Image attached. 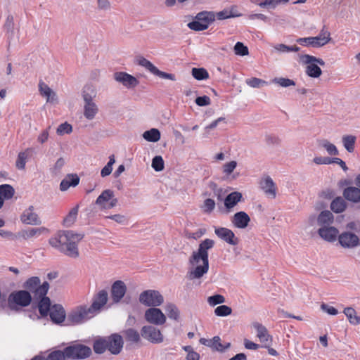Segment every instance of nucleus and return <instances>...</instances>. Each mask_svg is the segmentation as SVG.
<instances>
[{"label": "nucleus", "instance_id": "f257e3e1", "mask_svg": "<svg viewBox=\"0 0 360 360\" xmlns=\"http://www.w3.org/2000/svg\"><path fill=\"white\" fill-rule=\"evenodd\" d=\"M214 241L207 238L199 244L198 249L192 252L189 258L190 268L188 277L190 280L198 279L207 273L209 260L207 251L212 248Z\"/></svg>", "mask_w": 360, "mask_h": 360}, {"label": "nucleus", "instance_id": "f03ea898", "mask_svg": "<svg viewBox=\"0 0 360 360\" xmlns=\"http://www.w3.org/2000/svg\"><path fill=\"white\" fill-rule=\"evenodd\" d=\"M83 237L82 233L73 231H60L49 238V243L67 256L77 258L79 255L77 245Z\"/></svg>", "mask_w": 360, "mask_h": 360}, {"label": "nucleus", "instance_id": "7ed1b4c3", "mask_svg": "<svg viewBox=\"0 0 360 360\" xmlns=\"http://www.w3.org/2000/svg\"><path fill=\"white\" fill-rule=\"evenodd\" d=\"M82 96L84 100V116L88 120H92L98 112V105L93 101L96 96V89L91 85H86L82 91Z\"/></svg>", "mask_w": 360, "mask_h": 360}, {"label": "nucleus", "instance_id": "20e7f679", "mask_svg": "<svg viewBox=\"0 0 360 360\" xmlns=\"http://www.w3.org/2000/svg\"><path fill=\"white\" fill-rule=\"evenodd\" d=\"M299 61L305 66V73L309 77L319 78L322 75V70L319 65H325L323 59L309 54H304L299 56Z\"/></svg>", "mask_w": 360, "mask_h": 360}, {"label": "nucleus", "instance_id": "39448f33", "mask_svg": "<svg viewBox=\"0 0 360 360\" xmlns=\"http://www.w3.org/2000/svg\"><path fill=\"white\" fill-rule=\"evenodd\" d=\"M94 316V314L87 305H78L68 313L67 321L69 324H80Z\"/></svg>", "mask_w": 360, "mask_h": 360}, {"label": "nucleus", "instance_id": "423d86ee", "mask_svg": "<svg viewBox=\"0 0 360 360\" xmlns=\"http://www.w3.org/2000/svg\"><path fill=\"white\" fill-rule=\"evenodd\" d=\"M32 301L30 292L18 290L11 292L8 298V306L11 310L18 311L21 307H27Z\"/></svg>", "mask_w": 360, "mask_h": 360}, {"label": "nucleus", "instance_id": "0eeeda50", "mask_svg": "<svg viewBox=\"0 0 360 360\" xmlns=\"http://www.w3.org/2000/svg\"><path fill=\"white\" fill-rule=\"evenodd\" d=\"M331 41L330 33L328 30L323 28L319 34L316 37H303L297 39V42L300 44L312 48H320Z\"/></svg>", "mask_w": 360, "mask_h": 360}, {"label": "nucleus", "instance_id": "6e6552de", "mask_svg": "<svg viewBox=\"0 0 360 360\" xmlns=\"http://www.w3.org/2000/svg\"><path fill=\"white\" fill-rule=\"evenodd\" d=\"M215 20V13L202 11L198 13L195 20L188 24V27L195 31H202L208 28L210 23Z\"/></svg>", "mask_w": 360, "mask_h": 360}, {"label": "nucleus", "instance_id": "1a4fd4ad", "mask_svg": "<svg viewBox=\"0 0 360 360\" xmlns=\"http://www.w3.org/2000/svg\"><path fill=\"white\" fill-rule=\"evenodd\" d=\"M139 300L147 307H159L164 302V297L158 290H146L141 292Z\"/></svg>", "mask_w": 360, "mask_h": 360}, {"label": "nucleus", "instance_id": "9d476101", "mask_svg": "<svg viewBox=\"0 0 360 360\" xmlns=\"http://www.w3.org/2000/svg\"><path fill=\"white\" fill-rule=\"evenodd\" d=\"M24 288L32 292L34 297L40 298L46 295L49 284L48 282H44L41 285L38 277H31L25 283Z\"/></svg>", "mask_w": 360, "mask_h": 360}, {"label": "nucleus", "instance_id": "9b49d317", "mask_svg": "<svg viewBox=\"0 0 360 360\" xmlns=\"http://www.w3.org/2000/svg\"><path fill=\"white\" fill-rule=\"evenodd\" d=\"M142 338L150 343L160 344L164 341L161 330L153 325L144 326L141 329Z\"/></svg>", "mask_w": 360, "mask_h": 360}, {"label": "nucleus", "instance_id": "f8f14e48", "mask_svg": "<svg viewBox=\"0 0 360 360\" xmlns=\"http://www.w3.org/2000/svg\"><path fill=\"white\" fill-rule=\"evenodd\" d=\"M95 204L101 210H110L117 205V199L112 190L106 189L97 198Z\"/></svg>", "mask_w": 360, "mask_h": 360}, {"label": "nucleus", "instance_id": "ddd939ff", "mask_svg": "<svg viewBox=\"0 0 360 360\" xmlns=\"http://www.w3.org/2000/svg\"><path fill=\"white\" fill-rule=\"evenodd\" d=\"M144 319L148 323L153 326H161L167 321L166 315L157 307L146 309L144 313Z\"/></svg>", "mask_w": 360, "mask_h": 360}, {"label": "nucleus", "instance_id": "4468645a", "mask_svg": "<svg viewBox=\"0 0 360 360\" xmlns=\"http://www.w3.org/2000/svg\"><path fill=\"white\" fill-rule=\"evenodd\" d=\"M137 63L140 66L146 68L150 72L156 75L160 78L169 79L172 81L176 80L175 75L165 72L160 71L157 67H155L150 61L143 57H139L137 58Z\"/></svg>", "mask_w": 360, "mask_h": 360}, {"label": "nucleus", "instance_id": "2eb2a0df", "mask_svg": "<svg viewBox=\"0 0 360 360\" xmlns=\"http://www.w3.org/2000/svg\"><path fill=\"white\" fill-rule=\"evenodd\" d=\"M65 352L67 358L84 359L91 354V349L87 346L76 345L66 347Z\"/></svg>", "mask_w": 360, "mask_h": 360}, {"label": "nucleus", "instance_id": "dca6fc26", "mask_svg": "<svg viewBox=\"0 0 360 360\" xmlns=\"http://www.w3.org/2000/svg\"><path fill=\"white\" fill-rule=\"evenodd\" d=\"M338 242L344 248H354L360 243L359 237L349 231H343L338 236Z\"/></svg>", "mask_w": 360, "mask_h": 360}, {"label": "nucleus", "instance_id": "f3484780", "mask_svg": "<svg viewBox=\"0 0 360 360\" xmlns=\"http://www.w3.org/2000/svg\"><path fill=\"white\" fill-rule=\"evenodd\" d=\"M114 79L128 89L135 88L139 84V80L135 77L124 72H115Z\"/></svg>", "mask_w": 360, "mask_h": 360}, {"label": "nucleus", "instance_id": "a211bd4d", "mask_svg": "<svg viewBox=\"0 0 360 360\" xmlns=\"http://www.w3.org/2000/svg\"><path fill=\"white\" fill-rule=\"evenodd\" d=\"M108 299V292L105 290H100L94 297L93 302L89 307L95 314L106 304Z\"/></svg>", "mask_w": 360, "mask_h": 360}, {"label": "nucleus", "instance_id": "6ab92c4d", "mask_svg": "<svg viewBox=\"0 0 360 360\" xmlns=\"http://www.w3.org/2000/svg\"><path fill=\"white\" fill-rule=\"evenodd\" d=\"M127 292V286L122 281H116L111 287V297L115 303H118L124 297Z\"/></svg>", "mask_w": 360, "mask_h": 360}, {"label": "nucleus", "instance_id": "aec40b11", "mask_svg": "<svg viewBox=\"0 0 360 360\" xmlns=\"http://www.w3.org/2000/svg\"><path fill=\"white\" fill-rule=\"evenodd\" d=\"M49 230L46 227L30 228L28 229L22 230L15 237L28 240L30 238L38 237L41 235L48 234Z\"/></svg>", "mask_w": 360, "mask_h": 360}, {"label": "nucleus", "instance_id": "412c9836", "mask_svg": "<svg viewBox=\"0 0 360 360\" xmlns=\"http://www.w3.org/2000/svg\"><path fill=\"white\" fill-rule=\"evenodd\" d=\"M318 234L324 240L332 243L338 239L339 231L335 226H329L318 229Z\"/></svg>", "mask_w": 360, "mask_h": 360}, {"label": "nucleus", "instance_id": "4be33fe9", "mask_svg": "<svg viewBox=\"0 0 360 360\" xmlns=\"http://www.w3.org/2000/svg\"><path fill=\"white\" fill-rule=\"evenodd\" d=\"M214 233L219 238L230 245H236L238 243V238L236 237L234 233L229 229L224 227L217 228L215 229Z\"/></svg>", "mask_w": 360, "mask_h": 360}, {"label": "nucleus", "instance_id": "5701e85b", "mask_svg": "<svg viewBox=\"0 0 360 360\" xmlns=\"http://www.w3.org/2000/svg\"><path fill=\"white\" fill-rule=\"evenodd\" d=\"M108 351L112 354H118L123 347V340L121 335L112 334L107 338Z\"/></svg>", "mask_w": 360, "mask_h": 360}, {"label": "nucleus", "instance_id": "b1692460", "mask_svg": "<svg viewBox=\"0 0 360 360\" xmlns=\"http://www.w3.org/2000/svg\"><path fill=\"white\" fill-rule=\"evenodd\" d=\"M21 221L24 224L33 226L39 225L41 223L38 214L34 211L33 206H30L24 211L21 215Z\"/></svg>", "mask_w": 360, "mask_h": 360}, {"label": "nucleus", "instance_id": "393cba45", "mask_svg": "<svg viewBox=\"0 0 360 360\" xmlns=\"http://www.w3.org/2000/svg\"><path fill=\"white\" fill-rule=\"evenodd\" d=\"M39 91L41 96L46 98L47 103H57L58 97L55 91H53L46 83L40 82L39 84Z\"/></svg>", "mask_w": 360, "mask_h": 360}, {"label": "nucleus", "instance_id": "a878e982", "mask_svg": "<svg viewBox=\"0 0 360 360\" xmlns=\"http://www.w3.org/2000/svg\"><path fill=\"white\" fill-rule=\"evenodd\" d=\"M250 221L248 214L243 211L236 212L232 217L233 225L238 229H245Z\"/></svg>", "mask_w": 360, "mask_h": 360}, {"label": "nucleus", "instance_id": "bb28decb", "mask_svg": "<svg viewBox=\"0 0 360 360\" xmlns=\"http://www.w3.org/2000/svg\"><path fill=\"white\" fill-rule=\"evenodd\" d=\"M49 314L51 320L56 323H63L66 318L65 311L60 304L51 306Z\"/></svg>", "mask_w": 360, "mask_h": 360}, {"label": "nucleus", "instance_id": "cd10ccee", "mask_svg": "<svg viewBox=\"0 0 360 360\" xmlns=\"http://www.w3.org/2000/svg\"><path fill=\"white\" fill-rule=\"evenodd\" d=\"M262 188L264 193L272 198L276 196V187L270 176L264 177L261 182Z\"/></svg>", "mask_w": 360, "mask_h": 360}, {"label": "nucleus", "instance_id": "c85d7f7f", "mask_svg": "<svg viewBox=\"0 0 360 360\" xmlns=\"http://www.w3.org/2000/svg\"><path fill=\"white\" fill-rule=\"evenodd\" d=\"M319 228L331 226L334 221L333 214L328 210H324L319 213L316 219Z\"/></svg>", "mask_w": 360, "mask_h": 360}, {"label": "nucleus", "instance_id": "c756f323", "mask_svg": "<svg viewBox=\"0 0 360 360\" xmlns=\"http://www.w3.org/2000/svg\"><path fill=\"white\" fill-rule=\"evenodd\" d=\"M254 328L257 331V337L262 343L272 342V337L269 334L267 329L260 323L254 324Z\"/></svg>", "mask_w": 360, "mask_h": 360}, {"label": "nucleus", "instance_id": "7c9ffc66", "mask_svg": "<svg viewBox=\"0 0 360 360\" xmlns=\"http://www.w3.org/2000/svg\"><path fill=\"white\" fill-rule=\"evenodd\" d=\"M79 178L77 174H68L62 180L60 184V189L62 191H67L70 186H76L79 184Z\"/></svg>", "mask_w": 360, "mask_h": 360}, {"label": "nucleus", "instance_id": "2f4dec72", "mask_svg": "<svg viewBox=\"0 0 360 360\" xmlns=\"http://www.w3.org/2000/svg\"><path fill=\"white\" fill-rule=\"evenodd\" d=\"M344 197L353 202H360V188L350 186L344 190Z\"/></svg>", "mask_w": 360, "mask_h": 360}, {"label": "nucleus", "instance_id": "473e14b6", "mask_svg": "<svg viewBox=\"0 0 360 360\" xmlns=\"http://www.w3.org/2000/svg\"><path fill=\"white\" fill-rule=\"evenodd\" d=\"M318 146L326 150L329 155H338L339 150L337 147L327 139H320L317 141Z\"/></svg>", "mask_w": 360, "mask_h": 360}, {"label": "nucleus", "instance_id": "72a5a7b5", "mask_svg": "<svg viewBox=\"0 0 360 360\" xmlns=\"http://www.w3.org/2000/svg\"><path fill=\"white\" fill-rule=\"evenodd\" d=\"M242 194L239 192L235 191L229 194L224 199V205L226 209L231 210L240 201Z\"/></svg>", "mask_w": 360, "mask_h": 360}, {"label": "nucleus", "instance_id": "f704fd0d", "mask_svg": "<svg viewBox=\"0 0 360 360\" xmlns=\"http://www.w3.org/2000/svg\"><path fill=\"white\" fill-rule=\"evenodd\" d=\"M165 311L167 314L168 317L176 322L181 320V312L179 308L174 303H167L165 305Z\"/></svg>", "mask_w": 360, "mask_h": 360}, {"label": "nucleus", "instance_id": "c9c22d12", "mask_svg": "<svg viewBox=\"0 0 360 360\" xmlns=\"http://www.w3.org/2000/svg\"><path fill=\"white\" fill-rule=\"evenodd\" d=\"M79 207V205H76L69 211L68 214L64 217L63 221V224L64 226L70 227L75 224L77 217Z\"/></svg>", "mask_w": 360, "mask_h": 360}, {"label": "nucleus", "instance_id": "e433bc0d", "mask_svg": "<svg viewBox=\"0 0 360 360\" xmlns=\"http://www.w3.org/2000/svg\"><path fill=\"white\" fill-rule=\"evenodd\" d=\"M1 18L4 20V28L7 32H13L14 30V17L8 11L5 12Z\"/></svg>", "mask_w": 360, "mask_h": 360}, {"label": "nucleus", "instance_id": "4c0bfd02", "mask_svg": "<svg viewBox=\"0 0 360 360\" xmlns=\"http://www.w3.org/2000/svg\"><path fill=\"white\" fill-rule=\"evenodd\" d=\"M349 323L354 326L360 324V316H358L355 309L352 307H346L343 311Z\"/></svg>", "mask_w": 360, "mask_h": 360}, {"label": "nucleus", "instance_id": "58836bf2", "mask_svg": "<svg viewBox=\"0 0 360 360\" xmlns=\"http://www.w3.org/2000/svg\"><path fill=\"white\" fill-rule=\"evenodd\" d=\"M240 16H241V14L237 12L236 7H231L230 9H224L215 14V18L217 17L219 20Z\"/></svg>", "mask_w": 360, "mask_h": 360}, {"label": "nucleus", "instance_id": "ea45409f", "mask_svg": "<svg viewBox=\"0 0 360 360\" xmlns=\"http://www.w3.org/2000/svg\"><path fill=\"white\" fill-rule=\"evenodd\" d=\"M347 204L341 197H337L330 203V209L335 213H341L345 210Z\"/></svg>", "mask_w": 360, "mask_h": 360}, {"label": "nucleus", "instance_id": "a19ab883", "mask_svg": "<svg viewBox=\"0 0 360 360\" xmlns=\"http://www.w3.org/2000/svg\"><path fill=\"white\" fill-rule=\"evenodd\" d=\"M14 188L9 184H3L0 186V198L3 201L11 199L14 195Z\"/></svg>", "mask_w": 360, "mask_h": 360}, {"label": "nucleus", "instance_id": "79ce46f5", "mask_svg": "<svg viewBox=\"0 0 360 360\" xmlns=\"http://www.w3.org/2000/svg\"><path fill=\"white\" fill-rule=\"evenodd\" d=\"M39 299L41 300L38 305L39 311L41 315L46 316L51 308L50 299L45 296H43Z\"/></svg>", "mask_w": 360, "mask_h": 360}, {"label": "nucleus", "instance_id": "37998d69", "mask_svg": "<svg viewBox=\"0 0 360 360\" xmlns=\"http://www.w3.org/2000/svg\"><path fill=\"white\" fill-rule=\"evenodd\" d=\"M356 136L353 135H345L342 138L343 146L347 151L352 153L354 150Z\"/></svg>", "mask_w": 360, "mask_h": 360}, {"label": "nucleus", "instance_id": "c03bdc74", "mask_svg": "<svg viewBox=\"0 0 360 360\" xmlns=\"http://www.w3.org/2000/svg\"><path fill=\"white\" fill-rule=\"evenodd\" d=\"M108 349V338L97 339L94 344V350L96 354H103Z\"/></svg>", "mask_w": 360, "mask_h": 360}, {"label": "nucleus", "instance_id": "a18cd8bd", "mask_svg": "<svg viewBox=\"0 0 360 360\" xmlns=\"http://www.w3.org/2000/svg\"><path fill=\"white\" fill-rule=\"evenodd\" d=\"M143 137L148 141L157 142L160 139V132L158 129L153 128L146 131L143 134Z\"/></svg>", "mask_w": 360, "mask_h": 360}, {"label": "nucleus", "instance_id": "49530a36", "mask_svg": "<svg viewBox=\"0 0 360 360\" xmlns=\"http://www.w3.org/2000/svg\"><path fill=\"white\" fill-rule=\"evenodd\" d=\"M290 0H264L259 3L258 5L261 8L268 9H274L280 4H286Z\"/></svg>", "mask_w": 360, "mask_h": 360}, {"label": "nucleus", "instance_id": "de8ad7c7", "mask_svg": "<svg viewBox=\"0 0 360 360\" xmlns=\"http://www.w3.org/2000/svg\"><path fill=\"white\" fill-rule=\"evenodd\" d=\"M192 76L197 80H204L209 78L208 72L202 68H193L191 70Z\"/></svg>", "mask_w": 360, "mask_h": 360}, {"label": "nucleus", "instance_id": "09e8293b", "mask_svg": "<svg viewBox=\"0 0 360 360\" xmlns=\"http://www.w3.org/2000/svg\"><path fill=\"white\" fill-rule=\"evenodd\" d=\"M124 335L127 341L135 343H138L141 341L139 333L133 328L126 330L124 331Z\"/></svg>", "mask_w": 360, "mask_h": 360}, {"label": "nucleus", "instance_id": "8fccbe9b", "mask_svg": "<svg viewBox=\"0 0 360 360\" xmlns=\"http://www.w3.org/2000/svg\"><path fill=\"white\" fill-rule=\"evenodd\" d=\"M271 82L284 88L295 85V82L292 79L285 77H275Z\"/></svg>", "mask_w": 360, "mask_h": 360}, {"label": "nucleus", "instance_id": "3c124183", "mask_svg": "<svg viewBox=\"0 0 360 360\" xmlns=\"http://www.w3.org/2000/svg\"><path fill=\"white\" fill-rule=\"evenodd\" d=\"M115 162L114 155H111L109 157V161L107 165L101 169V175L102 177H105L110 175L112 171V165Z\"/></svg>", "mask_w": 360, "mask_h": 360}, {"label": "nucleus", "instance_id": "603ef678", "mask_svg": "<svg viewBox=\"0 0 360 360\" xmlns=\"http://www.w3.org/2000/svg\"><path fill=\"white\" fill-rule=\"evenodd\" d=\"M231 346L230 342H227L225 345L221 343V339L219 336L213 338V346L212 348L218 352H224L225 349L229 348Z\"/></svg>", "mask_w": 360, "mask_h": 360}, {"label": "nucleus", "instance_id": "864d4df0", "mask_svg": "<svg viewBox=\"0 0 360 360\" xmlns=\"http://www.w3.org/2000/svg\"><path fill=\"white\" fill-rule=\"evenodd\" d=\"M72 131V127L70 124L65 122L60 124L57 129L56 133L58 136H63L65 134H70Z\"/></svg>", "mask_w": 360, "mask_h": 360}, {"label": "nucleus", "instance_id": "5fc2aeb1", "mask_svg": "<svg viewBox=\"0 0 360 360\" xmlns=\"http://www.w3.org/2000/svg\"><path fill=\"white\" fill-rule=\"evenodd\" d=\"M236 55L245 56L249 54L248 48L242 42H237L233 48Z\"/></svg>", "mask_w": 360, "mask_h": 360}, {"label": "nucleus", "instance_id": "6e6d98bb", "mask_svg": "<svg viewBox=\"0 0 360 360\" xmlns=\"http://www.w3.org/2000/svg\"><path fill=\"white\" fill-rule=\"evenodd\" d=\"M152 167L157 172L162 171L165 168V163L160 155H157L152 160Z\"/></svg>", "mask_w": 360, "mask_h": 360}, {"label": "nucleus", "instance_id": "4d7b16f0", "mask_svg": "<svg viewBox=\"0 0 360 360\" xmlns=\"http://www.w3.org/2000/svg\"><path fill=\"white\" fill-rule=\"evenodd\" d=\"M231 313V308L226 305H220L214 309V314L218 316H226Z\"/></svg>", "mask_w": 360, "mask_h": 360}, {"label": "nucleus", "instance_id": "13d9d810", "mask_svg": "<svg viewBox=\"0 0 360 360\" xmlns=\"http://www.w3.org/2000/svg\"><path fill=\"white\" fill-rule=\"evenodd\" d=\"M246 84L251 87L257 88L261 86L267 85V82L257 77H252L246 80Z\"/></svg>", "mask_w": 360, "mask_h": 360}, {"label": "nucleus", "instance_id": "bf43d9fd", "mask_svg": "<svg viewBox=\"0 0 360 360\" xmlns=\"http://www.w3.org/2000/svg\"><path fill=\"white\" fill-rule=\"evenodd\" d=\"M65 358H67V356L65 355V351L62 352L57 350L51 352L48 355L46 360H65Z\"/></svg>", "mask_w": 360, "mask_h": 360}, {"label": "nucleus", "instance_id": "052dcab7", "mask_svg": "<svg viewBox=\"0 0 360 360\" xmlns=\"http://www.w3.org/2000/svg\"><path fill=\"white\" fill-rule=\"evenodd\" d=\"M207 302L210 306H215L217 304L225 302V298L221 295H214L210 296L207 298Z\"/></svg>", "mask_w": 360, "mask_h": 360}, {"label": "nucleus", "instance_id": "680f3d73", "mask_svg": "<svg viewBox=\"0 0 360 360\" xmlns=\"http://www.w3.org/2000/svg\"><path fill=\"white\" fill-rule=\"evenodd\" d=\"M27 154L26 152H20L16 160V167L20 169H23L25 167Z\"/></svg>", "mask_w": 360, "mask_h": 360}, {"label": "nucleus", "instance_id": "e2e57ef3", "mask_svg": "<svg viewBox=\"0 0 360 360\" xmlns=\"http://www.w3.org/2000/svg\"><path fill=\"white\" fill-rule=\"evenodd\" d=\"M236 166H237V162L235 160H232L231 162H226L222 167L223 172L226 175H230L233 172V170L236 169Z\"/></svg>", "mask_w": 360, "mask_h": 360}, {"label": "nucleus", "instance_id": "0e129e2a", "mask_svg": "<svg viewBox=\"0 0 360 360\" xmlns=\"http://www.w3.org/2000/svg\"><path fill=\"white\" fill-rule=\"evenodd\" d=\"M215 207V202L211 198H207L202 206V208L205 212L210 213L214 210Z\"/></svg>", "mask_w": 360, "mask_h": 360}, {"label": "nucleus", "instance_id": "69168bd1", "mask_svg": "<svg viewBox=\"0 0 360 360\" xmlns=\"http://www.w3.org/2000/svg\"><path fill=\"white\" fill-rule=\"evenodd\" d=\"M184 349L187 352L186 359L187 360H199V354L194 352L192 347L185 346Z\"/></svg>", "mask_w": 360, "mask_h": 360}, {"label": "nucleus", "instance_id": "338daca9", "mask_svg": "<svg viewBox=\"0 0 360 360\" xmlns=\"http://www.w3.org/2000/svg\"><path fill=\"white\" fill-rule=\"evenodd\" d=\"M332 158L323 157V156H315L313 159V162L317 165H330Z\"/></svg>", "mask_w": 360, "mask_h": 360}, {"label": "nucleus", "instance_id": "774afa93", "mask_svg": "<svg viewBox=\"0 0 360 360\" xmlns=\"http://www.w3.org/2000/svg\"><path fill=\"white\" fill-rule=\"evenodd\" d=\"M97 8L99 11H109L111 8V3L110 0H97Z\"/></svg>", "mask_w": 360, "mask_h": 360}]
</instances>
